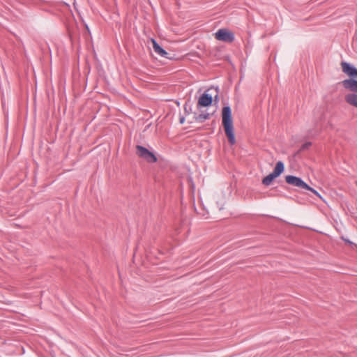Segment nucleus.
<instances>
[{
	"label": "nucleus",
	"instance_id": "13",
	"mask_svg": "<svg viewBox=\"0 0 357 357\" xmlns=\"http://www.w3.org/2000/svg\"><path fill=\"white\" fill-rule=\"evenodd\" d=\"M311 145H312V143L310 142H307L304 143L303 144H302L299 151H305V150L309 149L311 146Z\"/></svg>",
	"mask_w": 357,
	"mask_h": 357
},
{
	"label": "nucleus",
	"instance_id": "8",
	"mask_svg": "<svg viewBox=\"0 0 357 357\" xmlns=\"http://www.w3.org/2000/svg\"><path fill=\"white\" fill-rule=\"evenodd\" d=\"M153 43V49L154 52L160 55V56L166 59H170L169 53H168L166 50H165L155 39H151Z\"/></svg>",
	"mask_w": 357,
	"mask_h": 357
},
{
	"label": "nucleus",
	"instance_id": "16",
	"mask_svg": "<svg viewBox=\"0 0 357 357\" xmlns=\"http://www.w3.org/2000/svg\"><path fill=\"white\" fill-rule=\"evenodd\" d=\"M218 98V95L217 94L215 96V100H217Z\"/></svg>",
	"mask_w": 357,
	"mask_h": 357
},
{
	"label": "nucleus",
	"instance_id": "5",
	"mask_svg": "<svg viewBox=\"0 0 357 357\" xmlns=\"http://www.w3.org/2000/svg\"><path fill=\"white\" fill-rule=\"evenodd\" d=\"M215 37L218 40L226 43H232L235 39L234 34L225 29H219L215 33Z\"/></svg>",
	"mask_w": 357,
	"mask_h": 357
},
{
	"label": "nucleus",
	"instance_id": "6",
	"mask_svg": "<svg viewBox=\"0 0 357 357\" xmlns=\"http://www.w3.org/2000/svg\"><path fill=\"white\" fill-rule=\"evenodd\" d=\"M213 103V97L211 95L208 94L206 92H204L199 97L197 102V107H207L212 105Z\"/></svg>",
	"mask_w": 357,
	"mask_h": 357
},
{
	"label": "nucleus",
	"instance_id": "3",
	"mask_svg": "<svg viewBox=\"0 0 357 357\" xmlns=\"http://www.w3.org/2000/svg\"><path fill=\"white\" fill-rule=\"evenodd\" d=\"M136 154L149 163H155L158 160L157 157L153 152L141 145L136 146Z\"/></svg>",
	"mask_w": 357,
	"mask_h": 357
},
{
	"label": "nucleus",
	"instance_id": "15",
	"mask_svg": "<svg viewBox=\"0 0 357 357\" xmlns=\"http://www.w3.org/2000/svg\"><path fill=\"white\" fill-rule=\"evenodd\" d=\"M185 121V117L184 116H181L180 119H179V122L181 124H183Z\"/></svg>",
	"mask_w": 357,
	"mask_h": 357
},
{
	"label": "nucleus",
	"instance_id": "4",
	"mask_svg": "<svg viewBox=\"0 0 357 357\" xmlns=\"http://www.w3.org/2000/svg\"><path fill=\"white\" fill-rule=\"evenodd\" d=\"M285 181L287 184L296 187L301 190L308 188L307 183H306L301 178L294 175H287L285 176Z\"/></svg>",
	"mask_w": 357,
	"mask_h": 357
},
{
	"label": "nucleus",
	"instance_id": "1",
	"mask_svg": "<svg viewBox=\"0 0 357 357\" xmlns=\"http://www.w3.org/2000/svg\"><path fill=\"white\" fill-rule=\"evenodd\" d=\"M222 125L229 143L234 145L236 143L234 128L231 115V109L230 106H224L222 109Z\"/></svg>",
	"mask_w": 357,
	"mask_h": 357
},
{
	"label": "nucleus",
	"instance_id": "12",
	"mask_svg": "<svg viewBox=\"0 0 357 357\" xmlns=\"http://www.w3.org/2000/svg\"><path fill=\"white\" fill-rule=\"evenodd\" d=\"M304 190L311 191L314 195L318 197L320 199H323L321 195L315 189L311 188L309 185L308 188H305Z\"/></svg>",
	"mask_w": 357,
	"mask_h": 357
},
{
	"label": "nucleus",
	"instance_id": "7",
	"mask_svg": "<svg viewBox=\"0 0 357 357\" xmlns=\"http://www.w3.org/2000/svg\"><path fill=\"white\" fill-rule=\"evenodd\" d=\"M342 71L349 75L350 77L356 78L357 76V68L353 65L343 61L341 63Z\"/></svg>",
	"mask_w": 357,
	"mask_h": 357
},
{
	"label": "nucleus",
	"instance_id": "2",
	"mask_svg": "<svg viewBox=\"0 0 357 357\" xmlns=\"http://www.w3.org/2000/svg\"><path fill=\"white\" fill-rule=\"evenodd\" d=\"M284 170V165L283 162L278 161L276 163L273 171L262 179V184L266 186L270 185L275 178L280 176L282 174Z\"/></svg>",
	"mask_w": 357,
	"mask_h": 357
},
{
	"label": "nucleus",
	"instance_id": "10",
	"mask_svg": "<svg viewBox=\"0 0 357 357\" xmlns=\"http://www.w3.org/2000/svg\"><path fill=\"white\" fill-rule=\"evenodd\" d=\"M345 101L349 105L357 107V93H349L346 95Z\"/></svg>",
	"mask_w": 357,
	"mask_h": 357
},
{
	"label": "nucleus",
	"instance_id": "9",
	"mask_svg": "<svg viewBox=\"0 0 357 357\" xmlns=\"http://www.w3.org/2000/svg\"><path fill=\"white\" fill-rule=\"evenodd\" d=\"M342 84L345 89H349L350 91H351L353 92L352 93H356V91H357V80L356 79H355L352 77L351 79H344L342 82Z\"/></svg>",
	"mask_w": 357,
	"mask_h": 357
},
{
	"label": "nucleus",
	"instance_id": "14",
	"mask_svg": "<svg viewBox=\"0 0 357 357\" xmlns=\"http://www.w3.org/2000/svg\"><path fill=\"white\" fill-rule=\"evenodd\" d=\"M184 111H185V113L186 114H190L191 111H192V108H191V106H188V102H186L184 105Z\"/></svg>",
	"mask_w": 357,
	"mask_h": 357
},
{
	"label": "nucleus",
	"instance_id": "11",
	"mask_svg": "<svg viewBox=\"0 0 357 357\" xmlns=\"http://www.w3.org/2000/svg\"><path fill=\"white\" fill-rule=\"evenodd\" d=\"M209 118H210V114H208V113L200 114L195 117V121L197 122H199V123H203L206 119H208Z\"/></svg>",
	"mask_w": 357,
	"mask_h": 357
}]
</instances>
